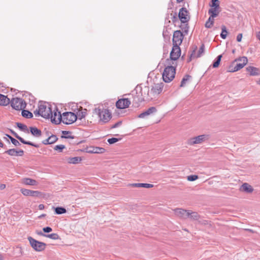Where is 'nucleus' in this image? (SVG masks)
Listing matches in <instances>:
<instances>
[{"mask_svg":"<svg viewBox=\"0 0 260 260\" xmlns=\"http://www.w3.org/2000/svg\"><path fill=\"white\" fill-rule=\"evenodd\" d=\"M191 78V76L188 75H186L182 79L181 82L180 86L183 87L185 86L186 84V82L189 80V79Z\"/></svg>","mask_w":260,"mask_h":260,"instance_id":"40","label":"nucleus"},{"mask_svg":"<svg viewBox=\"0 0 260 260\" xmlns=\"http://www.w3.org/2000/svg\"><path fill=\"white\" fill-rule=\"evenodd\" d=\"M131 104V101L128 99H122L118 100L116 106L118 109H123L127 108Z\"/></svg>","mask_w":260,"mask_h":260,"instance_id":"14","label":"nucleus"},{"mask_svg":"<svg viewBox=\"0 0 260 260\" xmlns=\"http://www.w3.org/2000/svg\"><path fill=\"white\" fill-rule=\"evenodd\" d=\"M87 152L90 153H103L105 152V149L102 147H91Z\"/></svg>","mask_w":260,"mask_h":260,"instance_id":"21","label":"nucleus"},{"mask_svg":"<svg viewBox=\"0 0 260 260\" xmlns=\"http://www.w3.org/2000/svg\"><path fill=\"white\" fill-rule=\"evenodd\" d=\"M246 70L249 73L250 76H257L260 74L259 70L253 67H248L246 68Z\"/></svg>","mask_w":260,"mask_h":260,"instance_id":"23","label":"nucleus"},{"mask_svg":"<svg viewBox=\"0 0 260 260\" xmlns=\"http://www.w3.org/2000/svg\"><path fill=\"white\" fill-rule=\"evenodd\" d=\"M231 69H234L233 66L231 68Z\"/></svg>","mask_w":260,"mask_h":260,"instance_id":"59","label":"nucleus"},{"mask_svg":"<svg viewBox=\"0 0 260 260\" xmlns=\"http://www.w3.org/2000/svg\"><path fill=\"white\" fill-rule=\"evenodd\" d=\"M122 124L121 121H119L111 126V128H115L120 126Z\"/></svg>","mask_w":260,"mask_h":260,"instance_id":"48","label":"nucleus"},{"mask_svg":"<svg viewBox=\"0 0 260 260\" xmlns=\"http://www.w3.org/2000/svg\"><path fill=\"white\" fill-rule=\"evenodd\" d=\"M31 246L37 251H42L45 248L46 244L35 240L31 237H28Z\"/></svg>","mask_w":260,"mask_h":260,"instance_id":"9","label":"nucleus"},{"mask_svg":"<svg viewBox=\"0 0 260 260\" xmlns=\"http://www.w3.org/2000/svg\"><path fill=\"white\" fill-rule=\"evenodd\" d=\"M188 13L185 8H182L180 9L178 17L182 23H185L189 21V16L188 15Z\"/></svg>","mask_w":260,"mask_h":260,"instance_id":"11","label":"nucleus"},{"mask_svg":"<svg viewBox=\"0 0 260 260\" xmlns=\"http://www.w3.org/2000/svg\"><path fill=\"white\" fill-rule=\"evenodd\" d=\"M23 183H24L25 185H37V182L36 180L29 178H25L23 179L22 181Z\"/></svg>","mask_w":260,"mask_h":260,"instance_id":"29","label":"nucleus"},{"mask_svg":"<svg viewBox=\"0 0 260 260\" xmlns=\"http://www.w3.org/2000/svg\"><path fill=\"white\" fill-rule=\"evenodd\" d=\"M183 0H176L177 2L180 3L182 2Z\"/></svg>","mask_w":260,"mask_h":260,"instance_id":"57","label":"nucleus"},{"mask_svg":"<svg viewBox=\"0 0 260 260\" xmlns=\"http://www.w3.org/2000/svg\"><path fill=\"white\" fill-rule=\"evenodd\" d=\"M77 116L72 112H66L63 113L61 115L60 122L62 121L64 124H71L76 121Z\"/></svg>","mask_w":260,"mask_h":260,"instance_id":"5","label":"nucleus"},{"mask_svg":"<svg viewBox=\"0 0 260 260\" xmlns=\"http://www.w3.org/2000/svg\"><path fill=\"white\" fill-rule=\"evenodd\" d=\"M209 139V136L207 135H202L195 137L190 139V144H200L203 142Z\"/></svg>","mask_w":260,"mask_h":260,"instance_id":"15","label":"nucleus"},{"mask_svg":"<svg viewBox=\"0 0 260 260\" xmlns=\"http://www.w3.org/2000/svg\"><path fill=\"white\" fill-rule=\"evenodd\" d=\"M17 127L21 131L25 133H28V129L27 126L25 124H23L21 123L17 122Z\"/></svg>","mask_w":260,"mask_h":260,"instance_id":"35","label":"nucleus"},{"mask_svg":"<svg viewBox=\"0 0 260 260\" xmlns=\"http://www.w3.org/2000/svg\"><path fill=\"white\" fill-rule=\"evenodd\" d=\"M212 4L210 5L211 8H220L218 0H211Z\"/></svg>","mask_w":260,"mask_h":260,"instance_id":"43","label":"nucleus"},{"mask_svg":"<svg viewBox=\"0 0 260 260\" xmlns=\"http://www.w3.org/2000/svg\"><path fill=\"white\" fill-rule=\"evenodd\" d=\"M86 109H84L83 110L79 111L77 113V118H78L80 120H81L82 118H84L86 115Z\"/></svg>","mask_w":260,"mask_h":260,"instance_id":"36","label":"nucleus"},{"mask_svg":"<svg viewBox=\"0 0 260 260\" xmlns=\"http://www.w3.org/2000/svg\"><path fill=\"white\" fill-rule=\"evenodd\" d=\"M6 187V185L4 184H2L0 185V189L3 190Z\"/></svg>","mask_w":260,"mask_h":260,"instance_id":"52","label":"nucleus"},{"mask_svg":"<svg viewBox=\"0 0 260 260\" xmlns=\"http://www.w3.org/2000/svg\"><path fill=\"white\" fill-rule=\"evenodd\" d=\"M242 34H239L237 35V42H240L241 41V40H242Z\"/></svg>","mask_w":260,"mask_h":260,"instance_id":"50","label":"nucleus"},{"mask_svg":"<svg viewBox=\"0 0 260 260\" xmlns=\"http://www.w3.org/2000/svg\"><path fill=\"white\" fill-rule=\"evenodd\" d=\"M93 113L98 116L99 122L101 124L107 123L112 118L111 113L108 109L98 107L94 109Z\"/></svg>","mask_w":260,"mask_h":260,"instance_id":"2","label":"nucleus"},{"mask_svg":"<svg viewBox=\"0 0 260 260\" xmlns=\"http://www.w3.org/2000/svg\"><path fill=\"white\" fill-rule=\"evenodd\" d=\"M214 18L210 16L209 18L205 23V27L206 28H211L214 24Z\"/></svg>","mask_w":260,"mask_h":260,"instance_id":"34","label":"nucleus"},{"mask_svg":"<svg viewBox=\"0 0 260 260\" xmlns=\"http://www.w3.org/2000/svg\"><path fill=\"white\" fill-rule=\"evenodd\" d=\"M10 103L12 107L16 110H21L25 109L26 106V102L21 98H13Z\"/></svg>","mask_w":260,"mask_h":260,"instance_id":"8","label":"nucleus"},{"mask_svg":"<svg viewBox=\"0 0 260 260\" xmlns=\"http://www.w3.org/2000/svg\"><path fill=\"white\" fill-rule=\"evenodd\" d=\"M174 212L176 215L181 218L186 219L188 217V210L177 208L174 209Z\"/></svg>","mask_w":260,"mask_h":260,"instance_id":"17","label":"nucleus"},{"mask_svg":"<svg viewBox=\"0 0 260 260\" xmlns=\"http://www.w3.org/2000/svg\"><path fill=\"white\" fill-rule=\"evenodd\" d=\"M30 132L36 138H40L42 136V132L36 127L31 126L29 127Z\"/></svg>","mask_w":260,"mask_h":260,"instance_id":"24","label":"nucleus"},{"mask_svg":"<svg viewBox=\"0 0 260 260\" xmlns=\"http://www.w3.org/2000/svg\"><path fill=\"white\" fill-rule=\"evenodd\" d=\"M4 146V144L2 141H0V147L3 148Z\"/></svg>","mask_w":260,"mask_h":260,"instance_id":"54","label":"nucleus"},{"mask_svg":"<svg viewBox=\"0 0 260 260\" xmlns=\"http://www.w3.org/2000/svg\"><path fill=\"white\" fill-rule=\"evenodd\" d=\"M197 48L198 47L196 45L191 47V53L189 59H188L187 62H190L193 58L200 57L204 54L205 51V45L204 44L201 45L198 52L196 53Z\"/></svg>","mask_w":260,"mask_h":260,"instance_id":"7","label":"nucleus"},{"mask_svg":"<svg viewBox=\"0 0 260 260\" xmlns=\"http://www.w3.org/2000/svg\"><path fill=\"white\" fill-rule=\"evenodd\" d=\"M82 160L81 157L77 156L74 157H70L69 159V162L72 164H77L79 163Z\"/></svg>","mask_w":260,"mask_h":260,"instance_id":"31","label":"nucleus"},{"mask_svg":"<svg viewBox=\"0 0 260 260\" xmlns=\"http://www.w3.org/2000/svg\"><path fill=\"white\" fill-rule=\"evenodd\" d=\"M172 65L168 64L164 71L162 78L165 82L168 83L171 82L175 77L176 69Z\"/></svg>","mask_w":260,"mask_h":260,"instance_id":"4","label":"nucleus"},{"mask_svg":"<svg viewBox=\"0 0 260 260\" xmlns=\"http://www.w3.org/2000/svg\"><path fill=\"white\" fill-rule=\"evenodd\" d=\"M41 105L43 106L44 108L42 110L43 112V113L48 115V116H42V117L46 119L50 118L51 122L55 124H58L60 123L61 115L60 113L58 111L57 108H55L52 111L51 106L46 102H41Z\"/></svg>","mask_w":260,"mask_h":260,"instance_id":"1","label":"nucleus"},{"mask_svg":"<svg viewBox=\"0 0 260 260\" xmlns=\"http://www.w3.org/2000/svg\"><path fill=\"white\" fill-rule=\"evenodd\" d=\"M58 140V138L56 135H52L47 139L43 140L42 143L44 145L52 144L56 142Z\"/></svg>","mask_w":260,"mask_h":260,"instance_id":"20","label":"nucleus"},{"mask_svg":"<svg viewBox=\"0 0 260 260\" xmlns=\"http://www.w3.org/2000/svg\"><path fill=\"white\" fill-rule=\"evenodd\" d=\"M183 35L180 30L175 31L173 34V42L175 45H180L182 41Z\"/></svg>","mask_w":260,"mask_h":260,"instance_id":"13","label":"nucleus"},{"mask_svg":"<svg viewBox=\"0 0 260 260\" xmlns=\"http://www.w3.org/2000/svg\"><path fill=\"white\" fill-rule=\"evenodd\" d=\"M5 153L10 156H22L24 154V151L23 150H16L15 149H10L6 151Z\"/></svg>","mask_w":260,"mask_h":260,"instance_id":"19","label":"nucleus"},{"mask_svg":"<svg viewBox=\"0 0 260 260\" xmlns=\"http://www.w3.org/2000/svg\"><path fill=\"white\" fill-rule=\"evenodd\" d=\"M163 85L162 83L155 84L151 88L150 91H148V94L155 98L157 95L160 93L162 91Z\"/></svg>","mask_w":260,"mask_h":260,"instance_id":"10","label":"nucleus"},{"mask_svg":"<svg viewBox=\"0 0 260 260\" xmlns=\"http://www.w3.org/2000/svg\"><path fill=\"white\" fill-rule=\"evenodd\" d=\"M186 25L187 28H188V26H187V24H186Z\"/></svg>","mask_w":260,"mask_h":260,"instance_id":"60","label":"nucleus"},{"mask_svg":"<svg viewBox=\"0 0 260 260\" xmlns=\"http://www.w3.org/2000/svg\"><path fill=\"white\" fill-rule=\"evenodd\" d=\"M220 12V8H211L208 11V14L213 18L217 17Z\"/></svg>","mask_w":260,"mask_h":260,"instance_id":"25","label":"nucleus"},{"mask_svg":"<svg viewBox=\"0 0 260 260\" xmlns=\"http://www.w3.org/2000/svg\"><path fill=\"white\" fill-rule=\"evenodd\" d=\"M21 192L25 196H31L34 197H41L42 196V192L36 190H31L27 189L22 188L21 189Z\"/></svg>","mask_w":260,"mask_h":260,"instance_id":"12","label":"nucleus"},{"mask_svg":"<svg viewBox=\"0 0 260 260\" xmlns=\"http://www.w3.org/2000/svg\"><path fill=\"white\" fill-rule=\"evenodd\" d=\"M200 217L199 215L197 212H192L190 210H188V217L191 220H198Z\"/></svg>","mask_w":260,"mask_h":260,"instance_id":"30","label":"nucleus"},{"mask_svg":"<svg viewBox=\"0 0 260 260\" xmlns=\"http://www.w3.org/2000/svg\"><path fill=\"white\" fill-rule=\"evenodd\" d=\"M156 111L157 110L155 107H151L149 108H148L146 111L139 114L138 117L140 118H144L146 116L151 115V114L155 113Z\"/></svg>","mask_w":260,"mask_h":260,"instance_id":"18","label":"nucleus"},{"mask_svg":"<svg viewBox=\"0 0 260 260\" xmlns=\"http://www.w3.org/2000/svg\"><path fill=\"white\" fill-rule=\"evenodd\" d=\"M144 101V98L143 97H139V95H136L134 96V100H133V103L136 104L137 105L139 104V103L142 102ZM138 105H137L138 106Z\"/></svg>","mask_w":260,"mask_h":260,"instance_id":"39","label":"nucleus"},{"mask_svg":"<svg viewBox=\"0 0 260 260\" xmlns=\"http://www.w3.org/2000/svg\"><path fill=\"white\" fill-rule=\"evenodd\" d=\"M247 58L245 56L236 59L232 64L229 67L228 71L230 72H236L242 69L247 64Z\"/></svg>","mask_w":260,"mask_h":260,"instance_id":"3","label":"nucleus"},{"mask_svg":"<svg viewBox=\"0 0 260 260\" xmlns=\"http://www.w3.org/2000/svg\"><path fill=\"white\" fill-rule=\"evenodd\" d=\"M37 234L40 236H45V237H46V234L43 233L42 232H37Z\"/></svg>","mask_w":260,"mask_h":260,"instance_id":"53","label":"nucleus"},{"mask_svg":"<svg viewBox=\"0 0 260 260\" xmlns=\"http://www.w3.org/2000/svg\"><path fill=\"white\" fill-rule=\"evenodd\" d=\"M10 140H11V143L13 144H14L15 146L20 145V144L19 142V141L18 140H17L16 139H14V138H11Z\"/></svg>","mask_w":260,"mask_h":260,"instance_id":"47","label":"nucleus"},{"mask_svg":"<svg viewBox=\"0 0 260 260\" xmlns=\"http://www.w3.org/2000/svg\"><path fill=\"white\" fill-rule=\"evenodd\" d=\"M62 134L63 135V136H61V138H66V139H67V138H71V139H74V137L73 136H71L70 135H69V134H71V133L69 131H62Z\"/></svg>","mask_w":260,"mask_h":260,"instance_id":"42","label":"nucleus"},{"mask_svg":"<svg viewBox=\"0 0 260 260\" xmlns=\"http://www.w3.org/2000/svg\"><path fill=\"white\" fill-rule=\"evenodd\" d=\"M65 148V146L64 145H56L54 147V150L58 151L59 152H61L62 150Z\"/></svg>","mask_w":260,"mask_h":260,"instance_id":"44","label":"nucleus"},{"mask_svg":"<svg viewBox=\"0 0 260 260\" xmlns=\"http://www.w3.org/2000/svg\"><path fill=\"white\" fill-rule=\"evenodd\" d=\"M228 35V31L225 26L222 25L221 26V32L220 34V37L222 39H225L226 38Z\"/></svg>","mask_w":260,"mask_h":260,"instance_id":"37","label":"nucleus"},{"mask_svg":"<svg viewBox=\"0 0 260 260\" xmlns=\"http://www.w3.org/2000/svg\"><path fill=\"white\" fill-rule=\"evenodd\" d=\"M21 110H22L21 114L23 117L27 118H31L33 117L32 113H31L29 111L24 110V109Z\"/></svg>","mask_w":260,"mask_h":260,"instance_id":"33","label":"nucleus"},{"mask_svg":"<svg viewBox=\"0 0 260 260\" xmlns=\"http://www.w3.org/2000/svg\"><path fill=\"white\" fill-rule=\"evenodd\" d=\"M257 38L260 41V31H258L257 34Z\"/></svg>","mask_w":260,"mask_h":260,"instance_id":"55","label":"nucleus"},{"mask_svg":"<svg viewBox=\"0 0 260 260\" xmlns=\"http://www.w3.org/2000/svg\"><path fill=\"white\" fill-rule=\"evenodd\" d=\"M221 57L222 55H219L216 57V60L212 64L213 68H216L219 66L221 61Z\"/></svg>","mask_w":260,"mask_h":260,"instance_id":"38","label":"nucleus"},{"mask_svg":"<svg viewBox=\"0 0 260 260\" xmlns=\"http://www.w3.org/2000/svg\"><path fill=\"white\" fill-rule=\"evenodd\" d=\"M181 54L180 49L178 45H174L170 53V59L167 60L168 64H174V61H176L180 57Z\"/></svg>","mask_w":260,"mask_h":260,"instance_id":"6","label":"nucleus"},{"mask_svg":"<svg viewBox=\"0 0 260 260\" xmlns=\"http://www.w3.org/2000/svg\"><path fill=\"white\" fill-rule=\"evenodd\" d=\"M44 233H49L52 231V229L49 226L45 227L43 229Z\"/></svg>","mask_w":260,"mask_h":260,"instance_id":"49","label":"nucleus"},{"mask_svg":"<svg viewBox=\"0 0 260 260\" xmlns=\"http://www.w3.org/2000/svg\"><path fill=\"white\" fill-rule=\"evenodd\" d=\"M129 185L134 187H145V188H151L153 187V184L149 183H133Z\"/></svg>","mask_w":260,"mask_h":260,"instance_id":"27","label":"nucleus"},{"mask_svg":"<svg viewBox=\"0 0 260 260\" xmlns=\"http://www.w3.org/2000/svg\"><path fill=\"white\" fill-rule=\"evenodd\" d=\"M240 190L247 193H251L253 191V189L248 183H244L241 185Z\"/></svg>","mask_w":260,"mask_h":260,"instance_id":"22","label":"nucleus"},{"mask_svg":"<svg viewBox=\"0 0 260 260\" xmlns=\"http://www.w3.org/2000/svg\"><path fill=\"white\" fill-rule=\"evenodd\" d=\"M43 106L41 105V102H39V106H38V109H36L35 111H34V114L35 115H39V116H48V114L47 115H46L45 113H43Z\"/></svg>","mask_w":260,"mask_h":260,"instance_id":"28","label":"nucleus"},{"mask_svg":"<svg viewBox=\"0 0 260 260\" xmlns=\"http://www.w3.org/2000/svg\"><path fill=\"white\" fill-rule=\"evenodd\" d=\"M10 102V99L7 96L0 94V106H7Z\"/></svg>","mask_w":260,"mask_h":260,"instance_id":"26","label":"nucleus"},{"mask_svg":"<svg viewBox=\"0 0 260 260\" xmlns=\"http://www.w3.org/2000/svg\"><path fill=\"white\" fill-rule=\"evenodd\" d=\"M10 132L14 136V137H16L18 140H19L22 143H23L24 144L30 145V146H34L36 148L39 147V145L38 144H35L30 141H25L22 137H20L16 133H15L13 130L10 129Z\"/></svg>","mask_w":260,"mask_h":260,"instance_id":"16","label":"nucleus"},{"mask_svg":"<svg viewBox=\"0 0 260 260\" xmlns=\"http://www.w3.org/2000/svg\"><path fill=\"white\" fill-rule=\"evenodd\" d=\"M53 208L54 209L55 213L56 214L59 215L67 212L66 209L62 207H53Z\"/></svg>","mask_w":260,"mask_h":260,"instance_id":"32","label":"nucleus"},{"mask_svg":"<svg viewBox=\"0 0 260 260\" xmlns=\"http://www.w3.org/2000/svg\"><path fill=\"white\" fill-rule=\"evenodd\" d=\"M119 139L116 138H112L108 139V142L110 144H114L119 141Z\"/></svg>","mask_w":260,"mask_h":260,"instance_id":"46","label":"nucleus"},{"mask_svg":"<svg viewBox=\"0 0 260 260\" xmlns=\"http://www.w3.org/2000/svg\"><path fill=\"white\" fill-rule=\"evenodd\" d=\"M6 137H7L8 138H9L10 139L11 138H13L12 137H11L10 135H8V134H6Z\"/></svg>","mask_w":260,"mask_h":260,"instance_id":"56","label":"nucleus"},{"mask_svg":"<svg viewBox=\"0 0 260 260\" xmlns=\"http://www.w3.org/2000/svg\"><path fill=\"white\" fill-rule=\"evenodd\" d=\"M46 237L50 238L53 240H57L59 239V236L56 233H52L51 234L46 235Z\"/></svg>","mask_w":260,"mask_h":260,"instance_id":"41","label":"nucleus"},{"mask_svg":"<svg viewBox=\"0 0 260 260\" xmlns=\"http://www.w3.org/2000/svg\"><path fill=\"white\" fill-rule=\"evenodd\" d=\"M259 84H260V79H259Z\"/></svg>","mask_w":260,"mask_h":260,"instance_id":"62","label":"nucleus"},{"mask_svg":"<svg viewBox=\"0 0 260 260\" xmlns=\"http://www.w3.org/2000/svg\"><path fill=\"white\" fill-rule=\"evenodd\" d=\"M198 178V176L197 175H190L187 176V180L189 181H193L196 180Z\"/></svg>","mask_w":260,"mask_h":260,"instance_id":"45","label":"nucleus"},{"mask_svg":"<svg viewBox=\"0 0 260 260\" xmlns=\"http://www.w3.org/2000/svg\"><path fill=\"white\" fill-rule=\"evenodd\" d=\"M44 207H44V205L43 204H40V205H39V209L40 210H43V209H44Z\"/></svg>","mask_w":260,"mask_h":260,"instance_id":"51","label":"nucleus"},{"mask_svg":"<svg viewBox=\"0 0 260 260\" xmlns=\"http://www.w3.org/2000/svg\"><path fill=\"white\" fill-rule=\"evenodd\" d=\"M3 256L2 254H0V260H3Z\"/></svg>","mask_w":260,"mask_h":260,"instance_id":"58","label":"nucleus"},{"mask_svg":"<svg viewBox=\"0 0 260 260\" xmlns=\"http://www.w3.org/2000/svg\"><path fill=\"white\" fill-rule=\"evenodd\" d=\"M234 52H235V50H233V53H234Z\"/></svg>","mask_w":260,"mask_h":260,"instance_id":"61","label":"nucleus"}]
</instances>
